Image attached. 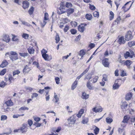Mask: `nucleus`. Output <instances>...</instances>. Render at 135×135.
Wrapping results in <instances>:
<instances>
[{
	"label": "nucleus",
	"instance_id": "nucleus-11",
	"mask_svg": "<svg viewBox=\"0 0 135 135\" xmlns=\"http://www.w3.org/2000/svg\"><path fill=\"white\" fill-rule=\"evenodd\" d=\"M118 42L120 44H124L126 41L124 40V37L122 36L120 37L118 40Z\"/></svg>",
	"mask_w": 135,
	"mask_h": 135
},
{
	"label": "nucleus",
	"instance_id": "nucleus-64",
	"mask_svg": "<svg viewBox=\"0 0 135 135\" xmlns=\"http://www.w3.org/2000/svg\"><path fill=\"white\" fill-rule=\"evenodd\" d=\"M95 44L93 43H91L89 45V46L91 49H92L95 47Z\"/></svg>",
	"mask_w": 135,
	"mask_h": 135
},
{
	"label": "nucleus",
	"instance_id": "nucleus-59",
	"mask_svg": "<svg viewBox=\"0 0 135 135\" xmlns=\"http://www.w3.org/2000/svg\"><path fill=\"white\" fill-rule=\"evenodd\" d=\"M20 71L18 70H17L13 72V76H14L20 73Z\"/></svg>",
	"mask_w": 135,
	"mask_h": 135
},
{
	"label": "nucleus",
	"instance_id": "nucleus-19",
	"mask_svg": "<svg viewBox=\"0 0 135 135\" xmlns=\"http://www.w3.org/2000/svg\"><path fill=\"white\" fill-rule=\"evenodd\" d=\"M74 9L71 8L68 9L66 12H67L68 14L70 15L74 12Z\"/></svg>",
	"mask_w": 135,
	"mask_h": 135
},
{
	"label": "nucleus",
	"instance_id": "nucleus-51",
	"mask_svg": "<svg viewBox=\"0 0 135 135\" xmlns=\"http://www.w3.org/2000/svg\"><path fill=\"white\" fill-rule=\"evenodd\" d=\"M129 51L130 52V53H131L130 58H132L133 56H135L134 52L131 50H129Z\"/></svg>",
	"mask_w": 135,
	"mask_h": 135
},
{
	"label": "nucleus",
	"instance_id": "nucleus-4",
	"mask_svg": "<svg viewBox=\"0 0 135 135\" xmlns=\"http://www.w3.org/2000/svg\"><path fill=\"white\" fill-rule=\"evenodd\" d=\"M131 2V1L127 2L122 7V8L123 9L125 12L128 11L130 8L133 3V2H132L130 4Z\"/></svg>",
	"mask_w": 135,
	"mask_h": 135
},
{
	"label": "nucleus",
	"instance_id": "nucleus-26",
	"mask_svg": "<svg viewBox=\"0 0 135 135\" xmlns=\"http://www.w3.org/2000/svg\"><path fill=\"white\" fill-rule=\"evenodd\" d=\"M53 100L54 101V102L55 103H57L58 101L59 100V99L58 98L57 96L55 93H54V99H53Z\"/></svg>",
	"mask_w": 135,
	"mask_h": 135
},
{
	"label": "nucleus",
	"instance_id": "nucleus-14",
	"mask_svg": "<svg viewBox=\"0 0 135 135\" xmlns=\"http://www.w3.org/2000/svg\"><path fill=\"white\" fill-rule=\"evenodd\" d=\"M114 14L113 12L112 11L109 12V19L110 21L112 20L114 18Z\"/></svg>",
	"mask_w": 135,
	"mask_h": 135
},
{
	"label": "nucleus",
	"instance_id": "nucleus-25",
	"mask_svg": "<svg viewBox=\"0 0 135 135\" xmlns=\"http://www.w3.org/2000/svg\"><path fill=\"white\" fill-rule=\"evenodd\" d=\"M85 18L87 20H90L92 18V16L91 14L87 13L86 15Z\"/></svg>",
	"mask_w": 135,
	"mask_h": 135
},
{
	"label": "nucleus",
	"instance_id": "nucleus-31",
	"mask_svg": "<svg viewBox=\"0 0 135 135\" xmlns=\"http://www.w3.org/2000/svg\"><path fill=\"white\" fill-rule=\"evenodd\" d=\"M42 57L45 60H48L49 59V55L47 54H43L42 55Z\"/></svg>",
	"mask_w": 135,
	"mask_h": 135
},
{
	"label": "nucleus",
	"instance_id": "nucleus-7",
	"mask_svg": "<svg viewBox=\"0 0 135 135\" xmlns=\"http://www.w3.org/2000/svg\"><path fill=\"white\" fill-rule=\"evenodd\" d=\"M108 59L106 58L102 60V64L104 67H109V63L108 62Z\"/></svg>",
	"mask_w": 135,
	"mask_h": 135
},
{
	"label": "nucleus",
	"instance_id": "nucleus-40",
	"mask_svg": "<svg viewBox=\"0 0 135 135\" xmlns=\"http://www.w3.org/2000/svg\"><path fill=\"white\" fill-rule=\"evenodd\" d=\"M88 122V118H84L83 119L82 121V123L84 124H86Z\"/></svg>",
	"mask_w": 135,
	"mask_h": 135
},
{
	"label": "nucleus",
	"instance_id": "nucleus-13",
	"mask_svg": "<svg viewBox=\"0 0 135 135\" xmlns=\"http://www.w3.org/2000/svg\"><path fill=\"white\" fill-rule=\"evenodd\" d=\"M27 126V124H23L22 127L21 128V130L22 131V133H23L26 132L27 130L25 129Z\"/></svg>",
	"mask_w": 135,
	"mask_h": 135
},
{
	"label": "nucleus",
	"instance_id": "nucleus-8",
	"mask_svg": "<svg viewBox=\"0 0 135 135\" xmlns=\"http://www.w3.org/2000/svg\"><path fill=\"white\" fill-rule=\"evenodd\" d=\"M22 7L23 8L25 9L28 8L29 6V3L27 1H24L22 2Z\"/></svg>",
	"mask_w": 135,
	"mask_h": 135
},
{
	"label": "nucleus",
	"instance_id": "nucleus-48",
	"mask_svg": "<svg viewBox=\"0 0 135 135\" xmlns=\"http://www.w3.org/2000/svg\"><path fill=\"white\" fill-rule=\"evenodd\" d=\"M29 68H24L23 70V73H28L30 70Z\"/></svg>",
	"mask_w": 135,
	"mask_h": 135
},
{
	"label": "nucleus",
	"instance_id": "nucleus-24",
	"mask_svg": "<svg viewBox=\"0 0 135 135\" xmlns=\"http://www.w3.org/2000/svg\"><path fill=\"white\" fill-rule=\"evenodd\" d=\"M89 97V95L88 94H87L85 92L83 93H82V96L81 97L82 99H87Z\"/></svg>",
	"mask_w": 135,
	"mask_h": 135
},
{
	"label": "nucleus",
	"instance_id": "nucleus-10",
	"mask_svg": "<svg viewBox=\"0 0 135 135\" xmlns=\"http://www.w3.org/2000/svg\"><path fill=\"white\" fill-rule=\"evenodd\" d=\"M85 29V27H84L83 24H81L78 26V30L81 33L84 32Z\"/></svg>",
	"mask_w": 135,
	"mask_h": 135
},
{
	"label": "nucleus",
	"instance_id": "nucleus-18",
	"mask_svg": "<svg viewBox=\"0 0 135 135\" xmlns=\"http://www.w3.org/2000/svg\"><path fill=\"white\" fill-rule=\"evenodd\" d=\"M88 70L89 69L88 68L86 69L85 71H84L83 73H82L79 76L77 77L76 79V80H77V79L79 80V79L83 75L85 74L87 72Z\"/></svg>",
	"mask_w": 135,
	"mask_h": 135
},
{
	"label": "nucleus",
	"instance_id": "nucleus-23",
	"mask_svg": "<svg viewBox=\"0 0 135 135\" xmlns=\"http://www.w3.org/2000/svg\"><path fill=\"white\" fill-rule=\"evenodd\" d=\"M5 104L8 106H10L13 105V103L11 100H8L6 102Z\"/></svg>",
	"mask_w": 135,
	"mask_h": 135
},
{
	"label": "nucleus",
	"instance_id": "nucleus-39",
	"mask_svg": "<svg viewBox=\"0 0 135 135\" xmlns=\"http://www.w3.org/2000/svg\"><path fill=\"white\" fill-rule=\"evenodd\" d=\"M72 4L70 2H67L65 4V6L67 8H71L72 7Z\"/></svg>",
	"mask_w": 135,
	"mask_h": 135
},
{
	"label": "nucleus",
	"instance_id": "nucleus-45",
	"mask_svg": "<svg viewBox=\"0 0 135 135\" xmlns=\"http://www.w3.org/2000/svg\"><path fill=\"white\" fill-rule=\"evenodd\" d=\"M55 40H56V43H58L60 41V38L58 34H56V35Z\"/></svg>",
	"mask_w": 135,
	"mask_h": 135
},
{
	"label": "nucleus",
	"instance_id": "nucleus-63",
	"mask_svg": "<svg viewBox=\"0 0 135 135\" xmlns=\"http://www.w3.org/2000/svg\"><path fill=\"white\" fill-rule=\"evenodd\" d=\"M99 129L98 128H95L94 130V133L95 134H97L99 132Z\"/></svg>",
	"mask_w": 135,
	"mask_h": 135
},
{
	"label": "nucleus",
	"instance_id": "nucleus-36",
	"mask_svg": "<svg viewBox=\"0 0 135 135\" xmlns=\"http://www.w3.org/2000/svg\"><path fill=\"white\" fill-rule=\"evenodd\" d=\"M102 81H108V76L105 74H104L103 75Z\"/></svg>",
	"mask_w": 135,
	"mask_h": 135
},
{
	"label": "nucleus",
	"instance_id": "nucleus-37",
	"mask_svg": "<svg viewBox=\"0 0 135 135\" xmlns=\"http://www.w3.org/2000/svg\"><path fill=\"white\" fill-rule=\"evenodd\" d=\"M29 35L27 33H23L22 35V37L25 39H28Z\"/></svg>",
	"mask_w": 135,
	"mask_h": 135
},
{
	"label": "nucleus",
	"instance_id": "nucleus-50",
	"mask_svg": "<svg viewBox=\"0 0 135 135\" xmlns=\"http://www.w3.org/2000/svg\"><path fill=\"white\" fill-rule=\"evenodd\" d=\"M121 20V18L120 16H119L117 17L116 19L114 21L115 22H117V23L118 24L119 22Z\"/></svg>",
	"mask_w": 135,
	"mask_h": 135
},
{
	"label": "nucleus",
	"instance_id": "nucleus-28",
	"mask_svg": "<svg viewBox=\"0 0 135 135\" xmlns=\"http://www.w3.org/2000/svg\"><path fill=\"white\" fill-rule=\"evenodd\" d=\"M3 40L6 42H9L10 39L8 35H5L3 37Z\"/></svg>",
	"mask_w": 135,
	"mask_h": 135
},
{
	"label": "nucleus",
	"instance_id": "nucleus-12",
	"mask_svg": "<svg viewBox=\"0 0 135 135\" xmlns=\"http://www.w3.org/2000/svg\"><path fill=\"white\" fill-rule=\"evenodd\" d=\"M8 64V62L6 60H4L0 65V67L1 68H4L7 67Z\"/></svg>",
	"mask_w": 135,
	"mask_h": 135
},
{
	"label": "nucleus",
	"instance_id": "nucleus-27",
	"mask_svg": "<svg viewBox=\"0 0 135 135\" xmlns=\"http://www.w3.org/2000/svg\"><path fill=\"white\" fill-rule=\"evenodd\" d=\"M85 54V51L83 49L80 50L79 55L82 57Z\"/></svg>",
	"mask_w": 135,
	"mask_h": 135
},
{
	"label": "nucleus",
	"instance_id": "nucleus-62",
	"mask_svg": "<svg viewBox=\"0 0 135 135\" xmlns=\"http://www.w3.org/2000/svg\"><path fill=\"white\" fill-rule=\"evenodd\" d=\"M99 78L98 76H95L93 79V83H96L98 80V79Z\"/></svg>",
	"mask_w": 135,
	"mask_h": 135
},
{
	"label": "nucleus",
	"instance_id": "nucleus-55",
	"mask_svg": "<svg viewBox=\"0 0 135 135\" xmlns=\"http://www.w3.org/2000/svg\"><path fill=\"white\" fill-rule=\"evenodd\" d=\"M7 118V116L6 115H2L1 117V120H4Z\"/></svg>",
	"mask_w": 135,
	"mask_h": 135
},
{
	"label": "nucleus",
	"instance_id": "nucleus-17",
	"mask_svg": "<svg viewBox=\"0 0 135 135\" xmlns=\"http://www.w3.org/2000/svg\"><path fill=\"white\" fill-rule=\"evenodd\" d=\"M132 93H129L126 94V100H130L132 96Z\"/></svg>",
	"mask_w": 135,
	"mask_h": 135
},
{
	"label": "nucleus",
	"instance_id": "nucleus-52",
	"mask_svg": "<svg viewBox=\"0 0 135 135\" xmlns=\"http://www.w3.org/2000/svg\"><path fill=\"white\" fill-rule=\"evenodd\" d=\"M70 32L71 34L74 35L77 33V30L75 29H73L70 30Z\"/></svg>",
	"mask_w": 135,
	"mask_h": 135
},
{
	"label": "nucleus",
	"instance_id": "nucleus-56",
	"mask_svg": "<svg viewBox=\"0 0 135 135\" xmlns=\"http://www.w3.org/2000/svg\"><path fill=\"white\" fill-rule=\"evenodd\" d=\"M121 0H115V1L114 2L115 3L117 7V9L119 6V4L117 3V2H120Z\"/></svg>",
	"mask_w": 135,
	"mask_h": 135
},
{
	"label": "nucleus",
	"instance_id": "nucleus-20",
	"mask_svg": "<svg viewBox=\"0 0 135 135\" xmlns=\"http://www.w3.org/2000/svg\"><path fill=\"white\" fill-rule=\"evenodd\" d=\"M120 85V84L118 83H115L113 85V90L117 89L119 88Z\"/></svg>",
	"mask_w": 135,
	"mask_h": 135
},
{
	"label": "nucleus",
	"instance_id": "nucleus-58",
	"mask_svg": "<svg viewBox=\"0 0 135 135\" xmlns=\"http://www.w3.org/2000/svg\"><path fill=\"white\" fill-rule=\"evenodd\" d=\"M13 37L12 38V40L13 41H17L18 40V39L17 38V37L16 36L13 35Z\"/></svg>",
	"mask_w": 135,
	"mask_h": 135
},
{
	"label": "nucleus",
	"instance_id": "nucleus-42",
	"mask_svg": "<svg viewBox=\"0 0 135 135\" xmlns=\"http://www.w3.org/2000/svg\"><path fill=\"white\" fill-rule=\"evenodd\" d=\"M46 100V101H48L50 99V95L49 94V91H47L46 92V94L45 95Z\"/></svg>",
	"mask_w": 135,
	"mask_h": 135
},
{
	"label": "nucleus",
	"instance_id": "nucleus-49",
	"mask_svg": "<svg viewBox=\"0 0 135 135\" xmlns=\"http://www.w3.org/2000/svg\"><path fill=\"white\" fill-rule=\"evenodd\" d=\"M69 29V26L68 25H66L64 29V31L65 32H66L68 31Z\"/></svg>",
	"mask_w": 135,
	"mask_h": 135
},
{
	"label": "nucleus",
	"instance_id": "nucleus-44",
	"mask_svg": "<svg viewBox=\"0 0 135 135\" xmlns=\"http://www.w3.org/2000/svg\"><path fill=\"white\" fill-rule=\"evenodd\" d=\"M6 69H4L2 70L0 73V75L1 76L3 75L6 73Z\"/></svg>",
	"mask_w": 135,
	"mask_h": 135
},
{
	"label": "nucleus",
	"instance_id": "nucleus-38",
	"mask_svg": "<svg viewBox=\"0 0 135 135\" xmlns=\"http://www.w3.org/2000/svg\"><path fill=\"white\" fill-rule=\"evenodd\" d=\"M106 122L108 123H110L113 122V119L112 118L109 117H107L106 119Z\"/></svg>",
	"mask_w": 135,
	"mask_h": 135
},
{
	"label": "nucleus",
	"instance_id": "nucleus-32",
	"mask_svg": "<svg viewBox=\"0 0 135 135\" xmlns=\"http://www.w3.org/2000/svg\"><path fill=\"white\" fill-rule=\"evenodd\" d=\"M124 57L126 59H127L129 57H130V53L128 51L126 52L124 54Z\"/></svg>",
	"mask_w": 135,
	"mask_h": 135
},
{
	"label": "nucleus",
	"instance_id": "nucleus-22",
	"mask_svg": "<svg viewBox=\"0 0 135 135\" xmlns=\"http://www.w3.org/2000/svg\"><path fill=\"white\" fill-rule=\"evenodd\" d=\"M90 82V81L89 80L86 83V86L87 88L91 90L92 89L93 87L91 85Z\"/></svg>",
	"mask_w": 135,
	"mask_h": 135
},
{
	"label": "nucleus",
	"instance_id": "nucleus-46",
	"mask_svg": "<svg viewBox=\"0 0 135 135\" xmlns=\"http://www.w3.org/2000/svg\"><path fill=\"white\" fill-rule=\"evenodd\" d=\"M71 25L73 27H75L77 25V22L75 21H72L71 22Z\"/></svg>",
	"mask_w": 135,
	"mask_h": 135
},
{
	"label": "nucleus",
	"instance_id": "nucleus-47",
	"mask_svg": "<svg viewBox=\"0 0 135 135\" xmlns=\"http://www.w3.org/2000/svg\"><path fill=\"white\" fill-rule=\"evenodd\" d=\"M120 75L122 77L126 76L127 75L125 71H124L123 70H121Z\"/></svg>",
	"mask_w": 135,
	"mask_h": 135
},
{
	"label": "nucleus",
	"instance_id": "nucleus-29",
	"mask_svg": "<svg viewBox=\"0 0 135 135\" xmlns=\"http://www.w3.org/2000/svg\"><path fill=\"white\" fill-rule=\"evenodd\" d=\"M34 11V7L32 6L31 7L29 10L28 11V12L29 14L30 15H31L33 14V13Z\"/></svg>",
	"mask_w": 135,
	"mask_h": 135
},
{
	"label": "nucleus",
	"instance_id": "nucleus-41",
	"mask_svg": "<svg viewBox=\"0 0 135 135\" xmlns=\"http://www.w3.org/2000/svg\"><path fill=\"white\" fill-rule=\"evenodd\" d=\"M7 85V84L4 82L3 81H2L0 84V86L1 88H4L5 85Z\"/></svg>",
	"mask_w": 135,
	"mask_h": 135
},
{
	"label": "nucleus",
	"instance_id": "nucleus-1",
	"mask_svg": "<svg viewBox=\"0 0 135 135\" xmlns=\"http://www.w3.org/2000/svg\"><path fill=\"white\" fill-rule=\"evenodd\" d=\"M65 4L64 2L63 1H61L60 4V7L58 10V13L59 14H61L64 13L66 12L65 9Z\"/></svg>",
	"mask_w": 135,
	"mask_h": 135
},
{
	"label": "nucleus",
	"instance_id": "nucleus-3",
	"mask_svg": "<svg viewBox=\"0 0 135 135\" xmlns=\"http://www.w3.org/2000/svg\"><path fill=\"white\" fill-rule=\"evenodd\" d=\"M9 57L12 61L16 60L18 59V54L15 52L11 51L10 52Z\"/></svg>",
	"mask_w": 135,
	"mask_h": 135
},
{
	"label": "nucleus",
	"instance_id": "nucleus-6",
	"mask_svg": "<svg viewBox=\"0 0 135 135\" xmlns=\"http://www.w3.org/2000/svg\"><path fill=\"white\" fill-rule=\"evenodd\" d=\"M48 16L49 15L48 13L46 12L45 13L44 15V20L43 21V24H42L41 25L42 27H43L46 24V21L48 20Z\"/></svg>",
	"mask_w": 135,
	"mask_h": 135
},
{
	"label": "nucleus",
	"instance_id": "nucleus-21",
	"mask_svg": "<svg viewBox=\"0 0 135 135\" xmlns=\"http://www.w3.org/2000/svg\"><path fill=\"white\" fill-rule=\"evenodd\" d=\"M130 118V117L128 115L125 116L124 117L123 119L122 122L123 123L128 122V121Z\"/></svg>",
	"mask_w": 135,
	"mask_h": 135
},
{
	"label": "nucleus",
	"instance_id": "nucleus-43",
	"mask_svg": "<svg viewBox=\"0 0 135 135\" xmlns=\"http://www.w3.org/2000/svg\"><path fill=\"white\" fill-rule=\"evenodd\" d=\"M93 15L95 17H97V18L99 17V12L95 11L93 13Z\"/></svg>",
	"mask_w": 135,
	"mask_h": 135
},
{
	"label": "nucleus",
	"instance_id": "nucleus-57",
	"mask_svg": "<svg viewBox=\"0 0 135 135\" xmlns=\"http://www.w3.org/2000/svg\"><path fill=\"white\" fill-rule=\"evenodd\" d=\"M55 80L56 83L57 84H59L60 83V79L59 78L56 77H55Z\"/></svg>",
	"mask_w": 135,
	"mask_h": 135
},
{
	"label": "nucleus",
	"instance_id": "nucleus-9",
	"mask_svg": "<svg viewBox=\"0 0 135 135\" xmlns=\"http://www.w3.org/2000/svg\"><path fill=\"white\" fill-rule=\"evenodd\" d=\"M92 111L96 113L100 112L102 111V109L101 107H95L92 109Z\"/></svg>",
	"mask_w": 135,
	"mask_h": 135
},
{
	"label": "nucleus",
	"instance_id": "nucleus-54",
	"mask_svg": "<svg viewBox=\"0 0 135 135\" xmlns=\"http://www.w3.org/2000/svg\"><path fill=\"white\" fill-rule=\"evenodd\" d=\"M42 55L46 54L47 52V51L44 49H43L41 51Z\"/></svg>",
	"mask_w": 135,
	"mask_h": 135
},
{
	"label": "nucleus",
	"instance_id": "nucleus-34",
	"mask_svg": "<svg viewBox=\"0 0 135 135\" xmlns=\"http://www.w3.org/2000/svg\"><path fill=\"white\" fill-rule=\"evenodd\" d=\"M78 83V81H76V80L73 83L71 86V89L73 90L75 88L76 86Z\"/></svg>",
	"mask_w": 135,
	"mask_h": 135
},
{
	"label": "nucleus",
	"instance_id": "nucleus-53",
	"mask_svg": "<svg viewBox=\"0 0 135 135\" xmlns=\"http://www.w3.org/2000/svg\"><path fill=\"white\" fill-rule=\"evenodd\" d=\"M20 55L21 56L25 57L27 56L28 55L27 53H19Z\"/></svg>",
	"mask_w": 135,
	"mask_h": 135
},
{
	"label": "nucleus",
	"instance_id": "nucleus-60",
	"mask_svg": "<svg viewBox=\"0 0 135 135\" xmlns=\"http://www.w3.org/2000/svg\"><path fill=\"white\" fill-rule=\"evenodd\" d=\"M38 95V94L36 93H33L32 94V95L31 96V98H33L35 97H37Z\"/></svg>",
	"mask_w": 135,
	"mask_h": 135
},
{
	"label": "nucleus",
	"instance_id": "nucleus-5",
	"mask_svg": "<svg viewBox=\"0 0 135 135\" xmlns=\"http://www.w3.org/2000/svg\"><path fill=\"white\" fill-rule=\"evenodd\" d=\"M76 116L75 115H73L68 119V123L69 124H74L75 123L76 120L75 119Z\"/></svg>",
	"mask_w": 135,
	"mask_h": 135
},
{
	"label": "nucleus",
	"instance_id": "nucleus-35",
	"mask_svg": "<svg viewBox=\"0 0 135 135\" xmlns=\"http://www.w3.org/2000/svg\"><path fill=\"white\" fill-rule=\"evenodd\" d=\"M118 61L120 63H121L122 64H124L125 61L122 60L121 59V56L120 55L118 57Z\"/></svg>",
	"mask_w": 135,
	"mask_h": 135
},
{
	"label": "nucleus",
	"instance_id": "nucleus-30",
	"mask_svg": "<svg viewBox=\"0 0 135 135\" xmlns=\"http://www.w3.org/2000/svg\"><path fill=\"white\" fill-rule=\"evenodd\" d=\"M128 46L129 47H131L135 45V41H132L128 42Z\"/></svg>",
	"mask_w": 135,
	"mask_h": 135
},
{
	"label": "nucleus",
	"instance_id": "nucleus-33",
	"mask_svg": "<svg viewBox=\"0 0 135 135\" xmlns=\"http://www.w3.org/2000/svg\"><path fill=\"white\" fill-rule=\"evenodd\" d=\"M32 65L33 67L36 68H38L39 67V64L38 61H34L33 62Z\"/></svg>",
	"mask_w": 135,
	"mask_h": 135
},
{
	"label": "nucleus",
	"instance_id": "nucleus-2",
	"mask_svg": "<svg viewBox=\"0 0 135 135\" xmlns=\"http://www.w3.org/2000/svg\"><path fill=\"white\" fill-rule=\"evenodd\" d=\"M125 37L126 41H128L132 40L133 37L132 32L130 31H128Z\"/></svg>",
	"mask_w": 135,
	"mask_h": 135
},
{
	"label": "nucleus",
	"instance_id": "nucleus-61",
	"mask_svg": "<svg viewBox=\"0 0 135 135\" xmlns=\"http://www.w3.org/2000/svg\"><path fill=\"white\" fill-rule=\"evenodd\" d=\"M81 37V35H79L75 39V40L76 41H78L80 40Z\"/></svg>",
	"mask_w": 135,
	"mask_h": 135
},
{
	"label": "nucleus",
	"instance_id": "nucleus-16",
	"mask_svg": "<svg viewBox=\"0 0 135 135\" xmlns=\"http://www.w3.org/2000/svg\"><path fill=\"white\" fill-rule=\"evenodd\" d=\"M132 62L130 60H127L126 61H124V65H126L127 67H129Z\"/></svg>",
	"mask_w": 135,
	"mask_h": 135
},
{
	"label": "nucleus",
	"instance_id": "nucleus-15",
	"mask_svg": "<svg viewBox=\"0 0 135 135\" xmlns=\"http://www.w3.org/2000/svg\"><path fill=\"white\" fill-rule=\"evenodd\" d=\"M29 53L30 54H33L35 51V50L32 47L30 46L27 49Z\"/></svg>",
	"mask_w": 135,
	"mask_h": 135
}]
</instances>
